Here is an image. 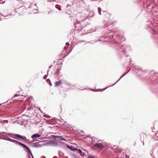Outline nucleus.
Wrapping results in <instances>:
<instances>
[{
  "mask_svg": "<svg viewBox=\"0 0 158 158\" xmlns=\"http://www.w3.org/2000/svg\"><path fill=\"white\" fill-rule=\"evenodd\" d=\"M3 133L6 134V135H9L10 137L13 138L14 139H20L21 136V135H19V134H13L12 135H14L16 137H13V136H10V135H11L9 133H6V132H2L1 133Z\"/></svg>",
  "mask_w": 158,
  "mask_h": 158,
  "instance_id": "f257e3e1",
  "label": "nucleus"
},
{
  "mask_svg": "<svg viewBox=\"0 0 158 158\" xmlns=\"http://www.w3.org/2000/svg\"><path fill=\"white\" fill-rule=\"evenodd\" d=\"M104 143H95L94 144L93 146L94 147L102 149L105 147V145L103 144Z\"/></svg>",
  "mask_w": 158,
  "mask_h": 158,
  "instance_id": "f03ea898",
  "label": "nucleus"
},
{
  "mask_svg": "<svg viewBox=\"0 0 158 158\" xmlns=\"http://www.w3.org/2000/svg\"><path fill=\"white\" fill-rule=\"evenodd\" d=\"M20 145L23 147L24 149H25V150L28 152V154H30L32 156V154L31 150L29 148L26 146V145L21 143Z\"/></svg>",
  "mask_w": 158,
  "mask_h": 158,
  "instance_id": "7ed1b4c3",
  "label": "nucleus"
},
{
  "mask_svg": "<svg viewBox=\"0 0 158 158\" xmlns=\"http://www.w3.org/2000/svg\"><path fill=\"white\" fill-rule=\"evenodd\" d=\"M75 27L76 28H77V29L80 30L81 29L82 27L81 26V25L80 23H79L78 22H76L75 23Z\"/></svg>",
  "mask_w": 158,
  "mask_h": 158,
  "instance_id": "20e7f679",
  "label": "nucleus"
},
{
  "mask_svg": "<svg viewBox=\"0 0 158 158\" xmlns=\"http://www.w3.org/2000/svg\"><path fill=\"white\" fill-rule=\"evenodd\" d=\"M41 135L38 134H34L31 136V138L33 139L39 138L41 136Z\"/></svg>",
  "mask_w": 158,
  "mask_h": 158,
  "instance_id": "39448f33",
  "label": "nucleus"
},
{
  "mask_svg": "<svg viewBox=\"0 0 158 158\" xmlns=\"http://www.w3.org/2000/svg\"><path fill=\"white\" fill-rule=\"evenodd\" d=\"M116 39L118 40V42L119 43L121 42L124 41L125 40V39L124 38L122 37L121 38L118 36H117L116 37Z\"/></svg>",
  "mask_w": 158,
  "mask_h": 158,
  "instance_id": "423d86ee",
  "label": "nucleus"
},
{
  "mask_svg": "<svg viewBox=\"0 0 158 158\" xmlns=\"http://www.w3.org/2000/svg\"><path fill=\"white\" fill-rule=\"evenodd\" d=\"M41 146V145L40 144V142H37L33 144V147L34 148H39Z\"/></svg>",
  "mask_w": 158,
  "mask_h": 158,
  "instance_id": "0eeeda50",
  "label": "nucleus"
},
{
  "mask_svg": "<svg viewBox=\"0 0 158 158\" xmlns=\"http://www.w3.org/2000/svg\"><path fill=\"white\" fill-rule=\"evenodd\" d=\"M130 69H133V71L135 72H137L138 70H141V68L137 66L135 67V68H131Z\"/></svg>",
  "mask_w": 158,
  "mask_h": 158,
  "instance_id": "6e6552de",
  "label": "nucleus"
},
{
  "mask_svg": "<svg viewBox=\"0 0 158 158\" xmlns=\"http://www.w3.org/2000/svg\"><path fill=\"white\" fill-rule=\"evenodd\" d=\"M11 142H13L14 143H15L17 144H18L19 145H20V144L21 143L20 142H19L18 141L12 139H11Z\"/></svg>",
  "mask_w": 158,
  "mask_h": 158,
  "instance_id": "1a4fd4ad",
  "label": "nucleus"
},
{
  "mask_svg": "<svg viewBox=\"0 0 158 158\" xmlns=\"http://www.w3.org/2000/svg\"><path fill=\"white\" fill-rule=\"evenodd\" d=\"M73 150L77 151V153L79 154H81L82 152L81 150L80 149H77V148H74Z\"/></svg>",
  "mask_w": 158,
  "mask_h": 158,
  "instance_id": "9d476101",
  "label": "nucleus"
},
{
  "mask_svg": "<svg viewBox=\"0 0 158 158\" xmlns=\"http://www.w3.org/2000/svg\"><path fill=\"white\" fill-rule=\"evenodd\" d=\"M21 140L26 141L27 140L26 137L25 136L21 135L20 139Z\"/></svg>",
  "mask_w": 158,
  "mask_h": 158,
  "instance_id": "9b49d317",
  "label": "nucleus"
},
{
  "mask_svg": "<svg viewBox=\"0 0 158 158\" xmlns=\"http://www.w3.org/2000/svg\"><path fill=\"white\" fill-rule=\"evenodd\" d=\"M127 73H127H125V74H124L123 75V76H122V77H121L120 78V79H119V80H118V81H117L116 82H115V83L113 85H110V86H108V87H110V86H113L115 84H116L117 82H118V81L120 80V79H121L122 78V77H123L125 75H126V74Z\"/></svg>",
  "mask_w": 158,
  "mask_h": 158,
  "instance_id": "f8f14e48",
  "label": "nucleus"
},
{
  "mask_svg": "<svg viewBox=\"0 0 158 158\" xmlns=\"http://www.w3.org/2000/svg\"><path fill=\"white\" fill-rule=\"evenodd\" d=\"M61 83V82L60 81L56 82L55 83V85L56 86H57L59 85Z\"/></svg>",
  "mask_w": 158,
  "mask_h": 158,
  "instance_id": "ddd939ff",
  "label": "nucleus"
},
{
  "mask_svg": "<svg viewBox=\"0 0 158 158\" xmlns=\"http://www.w3.org/2000/svg\"><path fill=\"white\" fill-rule=\"evenodd\" d=\"M101 9L100 8L98 7V12L99 15H101Z\"/></svg>",
  "mask_w": 158,
  "mask_h": 158,
  "instance_id": "4468645a",
  "label": "nucleus"
},
{
  "mask_svg": "<svg viewBox=\"0 0 158 158\" xmlns=\"http://www.w3.org/2000/svg\"><path fill=\"white\" fill-rule=\"evenodd\" d=\"M52 144L54 146H57V143L55 142H52Z\"/></svg>",
  "mask_w": 158,
  "mask_h": 158,
  "instance_id": "2eb2a0df",
  "label": "nucleus"
},
{
  "mask_svg": "<svg viewBox=\"0 0 158 158\" xmlns=\"http://www.w3.org/2000/svg\"><path fill=\"white\" fill-rule=\"evenodd\" d=\"M5 139V140H7V141H11V139H10V138H6V139Z\"/></svg>",
  "mask_w": 158,
  "mask_h": 158,
  "instance_id": "dca6fc26",
  "label": "nucleus"
},
{
  "mask_svg": "<svg viewBox=\"0 0 158 158\" xmlns=\"http://www.w3.org/2000/svg\"><path fill=\"white\" fill-rule=\"evenodd\" d=\"M91 13L92 14V15H89L88 16L89 18V17L91 18V17H93L94 15L93 13L92 12H91Z\"/></svg>",
  "mask_w": 158,
  "mask_h": 158,
  "instance_id": "f3484780",
  "label": "nucleus"
},
{
  "mask_svg": "<svg viewBox=\"0 0 158 158\" xmlns=\"http://www.w3.org/2000/svg\"><path fill=\"white\" fill-rule=\"evenodd\" d=\"M47 76L46 75H45L44 77H43V79H46V78H47Z\"/></svg>",
  "mask_w": 158,
  "mask_h": 158,
  "instance_id": "a211bd4d",
  "label": "nucleus"
},
{
  "mask_svg": "<svg viewBox=\"0 0 158 158\" xmlns=\"http://www.w3.org/2000/svg\"><path fill=\"white\" fill-rule=\"evenodd\" d=\"M59 137L60 138V139L62 140H65V139L62 138V136H59Z\"/></svg>",
  "mask_w": 158,
  "mask_h": 158,
  "instance_id": "6ab92c4d",
  "label": "nucleus"
},
{
  "mask_svg": "<svg viewBox=\"0 0 158 158\" xmlns=\"http://www.w3.org/2000/svg\"><path fill=\"white\" fill-rule=\"evenodd\" d=\"M19 94H15V95H14V97H15L18 96H19Z\"/></svg>",
  "mask_w": 158,
  "mask_h": 158,
  "instance_id": "aec40b11",
  "label": "nucleus"
},
{
  "mask_svg": "<svg viewBox=\"0 0 158 158\" xmlns=\"http://www.w3.org/2000/svg\"><path fill=\"white\" fill-rule=\"evenodd\" d=\"M20 9H19V8H18V9H16L15 10V12H17V11H18V10H19Z\"/></svg>",
  "mask_w": 158,
  "mask_h": 158,
  "instance_id": "412c9836",
  "label": "nucleus"
},
{
  "mask_svg": "<svg viewBox=\"0 0 158 158\" xmlns=\"http://www.w3.org/2000/svg\"><path fill=\"white\" fill-rule=\"evenodd\" d=\"M52 11H50L48 12V14H50L52 13Z\"/></svg>",
  "mask_w": 158,
  "mask_h": 158,
  "instance_id": "4be33fe9",
  "label": "nucleus"
},
{
  "mask_svg": "<svg viewBox=\"0 0 158 158\" xmlns=\"http://www.w3.org/2000/svg\"><path fill=\"white\" fill-rule=\"evenodd\" d=\"M66 45L68 46H69V43L67 42L66 43Z\"/></svg>",
  "mask_w": 158,
  "mask_h": 158,
  "instance_id": "5701e85b",
  "label": "nucleus"
},
{
  "mask_svg": "<svg viewBox=\"0 0 158 158\" xmlns=\"http://www.w3.org/2000/svg\"><path fill=\"white\" fill-rule=\"evenodd\" d=\"M47 82V83L49 82V81H50V80L49 79H47L46 80Z\"/></svg>",
  "mask_w": 158,
  "mask_h": 158,
  "instance_id": "b1692460",
  "label": "nucleus"
},
{
  "mask_svg": "<svg viewBox=\"0 0 158 158\" xmlns=\"http://www.w3.org/2000/svg\"><path fill=\"white\" fill-rule=\"evenodd\" d=\"M122 46V48H123V49H124V46L123 45L122 46Z\"/></svg>",
  "mask_w": 158,
  "mask_h": 158,
  "instance_id": "393cba45",
  "label": "nucleus"
},
{
  "mask_svg": "<svg viewBox=\"0 0 158 158\" xmlns=\"http://www.w3.org/2000/svg\"><path fill=\"white\" fill-rule=\"evenodd\" d=\"M102 38H101V39L100 40H101V41H102H102H106V40H102Z\"/></svg>",
  "mask_w": 158,
  "mask_h": 158,
  "instance_id": "a878e982",
  "label": "nucleus"
},
{
  "mask_svg": "<svg viewBox=\"0 0 158 158\" xmlns=\"http://www.w3.org/2000/svg\"><path fill=\"white\" fill-rule=\"evenodd\" d=\"M67 47H64V49H67Z\"/></svg>",
  "mask_w": 158,
  "mask_h": 158,
  "instance_id": "bb28decb",
  "label": "nucleus"
},
{
  "mask_svg": "<svg viewBox=\"0 0 158 158\" xmlns=\"http://www.w3.org/2000/svg\"><path fill=\"white\" fill-rule=\"evenodd\" d=\"M156 136H158V133H157L156 134Z\"/></svg>",
  "mask_w": 158,
  "mask_h": 158,
  "instance_id": "cd10ccee",
  "label": "nucleus"
},
{
  "mask_svg": "<svg viewBox=\"0 0 158 158\" xmlns=\"http://www.w3.org/2000/svg\"><path fill=\"white\" fill-rule=\"evenodd\" d=\"M58 10H59V11H60V10H61V9H60V8H59V9H58Z\"/></svg>",
  "mask_w": 158,
  "mask_h": 158,
  "instance_id": "c85d7f7f",
  "label": "nucleus"
},
{
  "mask_svg": "<svg viewBox=\"0 0 158 158\" xmlns=\"http://www.w3.org/2000/svg\"><path fill=\"white\" fill-rule=\"evenodd\" d=\"M31 157H32V158H34L33 156V155H32H32H31Z\"/></svg>",
  "mask_w": 158,
  "mask_h": 158,
  "instance_id": "c756f323",
  "label": "nucleus"
},
{
  "mask_svg": "<svg viewBox=\"0 0 158 158\" xmlns=\"http://www.w3.org/2000/svg\"><path fill=\"white\" fill-rule=\"evenodd\" d=\"M120 50H121V51H122H122H123V50H121V48H120Z\"/></svg>",
  "mask_w": 158,
  "mask_h": 158,
  "instance_id": "7c9ffc66",
  "label": "nucleus"
},
{
  "mask_svg": "<svg viewBox=\"0 0 158 158\" xmlns=\"http://www.w3.org/2000/svg\"><path fill=\"white\" fill-rule=\"evenodd\" d=\"M153 31L154 32V34H155V33H156V31H155L153 30Z\"/></svg>",
  "mask_w": 158,
  "mask_h": 158,
  "instance_id": "2f4dec72",
  "label": "nucleus"
},
{
  "mask_svg": "<svg viewBox=\"0 0 158 158\" xmlns=\"http://www.w3.org/2000/svg\"><path fill=\"white\" fill-rule=\"evenodd\" d=\"M129 62H131V59H129Z\"/></svg>",
  "mask_w": 158,
  "mask_h": 158,
  "instance_id": "473e14b6",
  "label": "nucleus"
},
{
  "mask_svg": "<svg viewBox=\"0 0 158 158\" xmlns=\"http://www.w3.org/2000/svg\"><path fill=\"white\" fill-rule=\"evenodd\" d=\"M52 65H51L50 67H49V68H50L51 67H52Z\"/></svg>",
  "mask_w": 158,
  "mask_h": 158,
  "instance_id": "72a5a7b5",
  "label": "nucleus"
},
{
  "mask_svg": "<svg viewBox=\"0 0 158 158\" xmlns=\"http://www.w3.org/2000/svg\"><path fill=\"white\" fill-rule=\"evenodd\" d=\"M89 158H94V157H90Z\"/></svg>",
  "mask_w": 158,
  "mask_h": 158,
  "instance_id": "f704fd0d",
  "label": "nucleus"
},
{
  "mask_svg": "<svg viewBox=\"0 0 158 158\" xmlns=\"http://www.w3.org/2000/svg\"><path fill=\"white\" fill-rule=\"evenodd\" d=\"M34 6H36V4H34Z\"/></svg>",
  "mask_w": 158,
  "mask_h": 158,
  "instance_id": "c9c22d12",
  "label": "nucleus"
},
{
  "mask_svg": "<svg viewBox=\"0 0 158 158\" xmlns=\"http://www.w3.org/2000/svg\"><path fill=\"white\" fill-rule=\"evenodd\" d=\"M107 87H106V88L105 89H104V90H105V89H106Z\"/></svg>",
  "mask_w": 158,
  "mask_h": 158,
  "instance_id": "e433bc0d",
  "label": "nucleus"
},
{
  "mask_svg": "<svg viewBox=\"0 0 158 158\" xmlns=\"http://www.w3.org/2000/svg\"><path fill=\"white\" fill-rule=\"evenodd\" d=\"M55 7H56V8H57V7H56V6H55Z\"/></svg>",
  "mask_w": 158,
  "mask_h": 158,
  "instance_id": "4c0bfd02",
  "label": "nucleus"
},
{
  "mask_svg": "<svg viewBox=\"0 0 158 158\" xmlns=\"http://www.w3.org/2000/svg\"><path fill=\"white\" fill-rule=\"evenodd\" d=\"M112 38H114V36H113Z\"/></svg>",
  "mask_w": 158,
  "mask_h": 158,
  "instance_id": "58836bf2",
  "label": "nucleus"
},
{
  "mask_svg": "<svg viewBox=\"0 0 158 158\" xmlns=\"http://www.w3.org/2000/svg\"><path fill=\"white\" fill-rule=\"evenodd\" d=\"M0 139H1V138H0ZM1 139H2L1 138Z\"/></svg>",
  "mask_w": 158,
  "mask_h": 158,
  "instance_id": "ea45409f",
  "label": "nucleus"
}]
</instances>
